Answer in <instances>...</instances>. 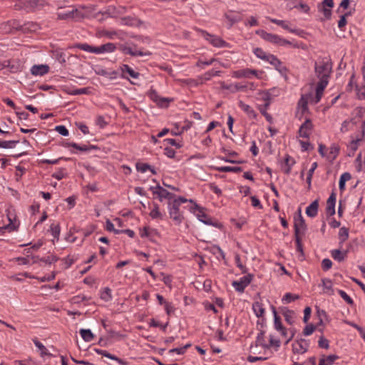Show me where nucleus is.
Returning a JSON list of instances; mask_svg holds the SVG:
<instances>
[{
    "instance_id": "nucleus-1",
    "label": "nucleus",
    "mask_w": 365,
    "mask_h": 365,
    "mask_svg": "<svg viewBox=\"0 0 365 365\" xmlns=\"http://www.w3.org/2000/svg\"><path fill=\"white\" fill-rule=\"evenodd\" d=\"M332 71L331 63L328 59H319L315 62L314 76L310 81L314 91H324L329 83Z\"/></svg>"
},
{
    "instance_id": "nucleus-2",
    "label": "nucleus",
    "mask_w": 365,
    "mask_h": 365,
    "mask_svg": "<svg viewBox=\"0 0 365 365\" xmlns=\"http://www.w3.org/2000/svg\"><path fill=\"white\" fill-rule=\"evenodd\" d=\"M190 210L195 213L197 219L205 225H212L218 227L220 224L218 222H213L211 217H210L203 211V208L199 206L197 203H194V205L190 207Z\"/></svg>"
},
{
    "instance_id": "nucleus-3",
    "label": "nucleus",
    "mask_w": 365,
    "mask_h": 365,
    "mask_svg": "<svg viewBox=\"0 0 365 365\" xmlns=\"http://www.w3.org/2000/svg\"><path fill=\"white\" fill-rule=\"evenodd\" d=\"M256 34L264 40L272 43L279 45H287L291 43L289 41L282 38L278 35L267 33L264 30H257Z\"/></svg>"
},
{
    "instance_id": "nucleus-4",
    "label": "nucleus",
    "mask_w": 365,
    "mask_h": 365,
    "mask_svg": "<svg viewBox=\"0 0 365 365\" xmlns=\"http://www.w3.org/2000/svg\"><path fill=\"white\" fill-rule=\"evenodd\" d=\"M57 17L58 19H73L77 17L79 14L77 9H74L72 6L63 7L59 6L58 9Z\"/></svg>"
},
{
    "instance_id": "nucleus-5",
    "label": "nucleus",
    "mask_w": 365,
    "mask_h": 365,
    "mask_svg": "<svg viewBox=\"0 0 365 365\" xmlns=\"http://www.w3.org/2000/svg\"><path fill=\"white\" fill-rule=\"evenodd\" d=\"M294 236L304 235L307 230V225L305 220L302 215L301 208L298 209V215L294 217Z\"/></svg>"
},
{
    "instance_id": "nucleus-6",
    "label": "nucleus",
    "mask_w": 365,
    "mask_h": 365,
    "mask_svg": "<svg viewBox=\"0 0 365 365\" xmlns=\"http://www.w3.org/2000/svg\"><path fill=\"white\" fill-rule=\"evenodd\" d=\"M168 211L170 217L173 219L175 222L178 225L182 223L183 220V216L180 212V205L177 202H168Z\"/></svg>"
},
{
    "instance_id": "nucleus-7",
    "label": "nucleus",
    "mask_w": 365,
    "mask_h": 365,
    "mask_svg": "<svg viewBox=\"0 0 365 365\" xmlns=\"http://www.w3.org/2000/svg\"><path fill=\"white\" fill-rule=\"evenodd\" d=\"M200 32L202 36L213 46L217 48L229 47V43L222 39L220 37L210 34L205 31L201 30Z\"/></svg>"
},
{
    "instance_id": "nucleus-8",
    "label": "nucleus",
    "mask_w": 365,
    "mask_h": 365,
    "mask_svg": "<svg viewBox=\"0 0 365 365\" xmlns=\"http://www.w3.org/2000/svg\"><path fill=\"white\" fill-rule=\"evenodd\" d=\"M150 190L152 191L154 195L157 196L160 202H163L164 199L171 200L175 197L173 193L170 192L166 189L161 187L159 184H158L155 187L151 186L150 187Z\"/></svg>"
},
{
    "instance_id": "nucleus-9",
    "label": "nucleus",
    "mask_w": 365,
    "mask_h": 365,
    "mask_svg": "<svg viewBox=\"0 0 365 365\" xmlns=\"http://www.w3.org/2000/svg\"><path fill=\"white\" fill-rule=\"evenodd\" d=\"M309 94L310 93L305 95H302L301 98L298 101L295 116L298 118L299 120H302L303 115L305 113H309L308 100Z\"/></svg>"
},
{
    "instance_id": "nucleus-10",
    "label": "nucleus",
    "mask_w": 365,
    "mask_h": 365,
    "mask_svg": "<svg viewBox=\"0 0 365 365\" xmlns=\"http://www.w3.org/2000/svg\"><path fill=\"white\" fill-rule=\"evenodd\" d=\"M120 50L124 54H129L132 56H149L152 54L151 52L148 51H143L141 50H137L135 45H133V46L128 44L121 45Z\"/></svg>"
},
{
    "instance_id": "nucleus-11",
    "label": "nucleus",
    "mask_w": 365,
    "mask_h": 365,
    "mask_svg": "<svg viewBox=\"0 0 365 365\" xmlns=\"http://www.w3.org/2000/svg\"><path fill=\"white\" fill-rule=\"evenodd\" d=\"M148 96L158 107L162 108H168L170 103L174 101L173 98L162 97L158 93H148Z\"/></svg>"
},
{
    "instance_id": "nucleus-12",
    "label": "nucleus",
    "mask_w": 365,
    "mask_h": 365,
    "mask_svg": "<svg viewBox=\"0 0 365 365\" xmlns=\"http://www.w3.org/2000/svg\"><path fill=\"white\" fill-rule=\"evenodd\" d=\"M253 278V275L248 274L241 277L237 281H233L232 283V287L238 292H243L245 289L251 283Z\"/></svg>"
},
{
    "instance_id": "nucleus-13",
    "label": "nucleus",
    "mask_w": 365,
    "mask_h": 365,
    "mask_svg": "<svg viewBox=\"0 0 365 365\" xmlns=\"http://www.w3.org/2000/svg\"><path fill=\"white\" fill-rule=\"evenodd\" d=\"M120 70L122 72V75L130 79L132 78L134 81L130 80V83L133 84H138V82L135 81H137L140 76V73L137 71H135L134 69H133L131 67H130L128 65L124 64L120 67Z\"/></svg>"
},
{
    "instance_id": "nucleus-14",
    "label": "nucleus",
    "mask_w": 365,
    "mask_h": 365,
    "mask_svg": "<svg viewBox=\"0 0 365 365\" xmlns=\"http://www.w3.org/2000/svg\"><path fill=\"white\" fill-rule=\"evenodd\" d=\"M313 129V124L309 118H306L305 121L300 125L299 129V136L303 138H309L311 131Z\"/></svg>"
},
{
    "instance_id": "nucleus-15",
    "label": "nucleus",
    "mask_w": 365,
    "mask_h": 365,
    "mask_svg": "<svg viewBox=\"0 0 365 365\" xmlns=\"http://www.w3.org/2000/svg\"><path fill=\"white\" fill-rule=\"evenodd\" d=\"M254 98L255 103H260L265 108H269L272 99L270 93H256Z\"/></svg>"
},
{
    "instance_id": "nucleus-16",
    "label": "nucleus",
    "mask_w": 365,
    "mask_h": 365,
    "mask_svg": "<svg viewBox=\"0 0 365 365\" xmlns=\"http://www.w3.org/2000/svg\"><path fill=\"white\" fill-rule=\"evenodd\" d=\"M308 347V341L304 339H300L292 344V351L294 354H302L307 351Z\"/></svg>"
},
{
    "instance_id": "nucleus-17",
    "label": "nucleus",
    "mask_w": 365,
    "mask_h": 365,
    "mask_svg": "<svg viewBox=\"0 0 365 365\" xmlns=\"http://www.w3.org/2000/svg\"><path fill=\"white\" fill-rule=\"evenodd\" d=\"M50 68L47 64L34 65L31 68V73L33 76H43L49 72Z\"/></svg>"
},
{
    "instance_id": "nucleus-18",
    "label": "nucleus",
    "mask_w": 365,
    "mask_h": 365,
    "mask_svg": "<svg viewBox=\"0 0 365 365\" xmlns=\"http://www.w3.org/2000/svg\"><path fill=\"white\" fill-rule=\"evenodd\" d=\"M65 146L67 148L72 147L77 150H79L81 152L87 153L92 150H98V147L97 145H78L76 143H66L65 144Z\"/></svg>"
},
{
    "instance_id": "nucleus-19",
    "label": "nucleus",
    "mask_w": 365,
    "mask_h": 365,
    "mask_svg": "<svg viewBox=\"0 0 365 365\" xmlns=\"http://www.w3.org/2000/svg\"><path fill=\"white\" fill-rule=\"evenodd\" d=\"M336 194L333 192L327 200L326 212L327 215L332 216L335 214Z\"/></svg>"
},
{
    "instance_id": "nucleus-20",
    "label": "nucleus",
    "mask_w": 365,
    "mask_h": 365,
    "mask_svg": "<svg viewBox=\"0 0 365 365\" xmlns=\"http://www.w3.org/2000/svg\"><path fill=\"white\" fill-rule=\"evenodd\" d=\"M116 48L115 45L113 43H107L99 46H96L94 53L101 54L106 53H112Z\"/></svg>"
},
{
    "instance_id": "nucleus-21",
    "label": "nucleus",
    "mask_w": 365,
    "mask_h": 365,
    "mask_svg": "<svg viewBox=\"0 0 365 365\" xmlns=\"http://www.w3.org/2000/svg\"><path fill=\"white\" fill-rule=\"evenodd\" d=\"M8 220L9 223L3 227H0V230L2 229H5L9 230V232L15 231L18 229L19 226V222L16 221V216L11 215V213L8 214Z\"/></svg>"
},
{
    "instance_id": "nucleus-22",
    "label": "nucleus",
    "mask_w": 365,
    "mask_h": 365,
    "mask_svg": "<svg viewBox=\"0 0 365 365\" xmlns=\"http://www.w3.org/2000/svg\"><path fill=\"white\" fill-rule=\"evenodd\" d=\"M95 351L98 354L102 355V356H103L105 357H107V358L110 359L112 360L116 361L120 365H128V363L126 361H125V360H123V359H122L120 358H118V357H117L115 355H113V354L108 353L106 350L99 349H95Z\"/></svg>"
},
{
    "instance_id": "nucleus-23",
    "label": "nucleus",
    "mask_w": 365,
    "mask_h": 365,
    "mask_svg": "<svg viewBox=\"0 0 365 365\" xmlns=\"http://www.w3.org/2000/svg\"><path fill=\"white\" fill-rule=\"evenodd\" d=\"M318 209L319 202L318 200H315L306 208V214L309 217H314L317 215Z\"/></svg>"
},
{
    "instance_id": "nucleus-24",
    "label": "nucleus",
    "mask_w": 365,
    "mask_h": 365,
    "mask_svg": "<svg viewBox=\"0 0 365 365\" xmlns=\"http://www.w3.org/2000/svg\"><path fill=\"white\" fill-rule=\"evenodd\" d=\"M238 106L244 112L247 113L250 118H256L257 115V113L249 105H247L242 101H240Z\"/></svg>"
},
{
    "instance_id": "nucleus-25",
    "label": "nucleus",
    "mask_w": 365,
    "mask_h": 365,
    "mask_svg": "<svg viewBox=\"0 0 365 365\" xmlns=\"http://www.w3.org/2000/svg\"><path fill=\"white\" fill-rule=\"evenodd\" d=\"M39 29V25L34 22H27L21 26V31L24 32H36Z\"/></svg>"
},
{
    "instance_id": "nucleus-26",
    "label": "nucleus",
    "mask_w": 365,
    "mask_h": 365,
    "mask_svg": "<svg viewBox=\"0 0 365 365\" xmlns=\"http://www.w3.org/2000/svg\"><path fill=\"white\" fill-rule=\"evenodd\" d=\"M339 358V356L335 354H331L327 356L323 355L322 358L319 359V365H332Z\"/></svg>"
},
{
    "instance_id": "nucleus-27",
    "label": "nucleus",
    "mask_w": 365,
    "mask_h": 365,
    "mask_svg": "<svg viewBox=\"0 0 365 365\" xmlns=\"http://www.w3.org/2000/svg\"><path fill=\"white\" fill-rule=\"evenodd\" d=\"M252 309L257 317L259 318L264 317L265 309L263 307L262 303L259 302H254L252 304Z\"/></svg>"
},
{
    "instance_id": "nucleus-28",
    "label": "nucleus",
    "mask_w": 365,
    "mask_h": 365,
    "mask_svg": "<svg viewBox=\"0 0 365 365\" xmlns=\"http://www.w3.org/2000/svg\"><path fill=\"white\" fill-rule=\"evenodd\" d=\"M347 252H341L339 250H333L331 251L332 258L337 262H342L346 257Z\"/></svg>"
},
{
    "instance_id": "nucleus-29",
    "label": "nucleus",
    "mask_w": 365,
    "mask_h": 365,
    "mask_svg": "<svg viewBox=\"0 0 365 365\" xmlns=\"http://www.w3.org/2000/svg\"><path fill=\"white\" fill-rule=\"evenodd\" d=\"M224 16L229 21V27H232L235 23L240 21L242 20V17L240 15H235L232 14V12L225 13Z\"/></svg>"
},
{
    "instance_id": "nucleus-30",
    "label": "nucleus",
    "mask_w": 365,
    "mask_h": 365,
    "mask_svg": "<svg viewBox=\"0 0 365 365\" xmlns=\"http://www.w3.org/2000/svg\"><path fill=\"white\" fill-rule=\"evenodd\" d=\"M44 2V0H29L24 3V6L26 9H34L38 6H43Z\"/></svg>"
},
{
    "instance_id": "nucleus-31",
    "label": "nucleus",
    "mask_w": 365,
    "mask_h": 365,
    "mask_svg": "<svg viewBox=\"0 0 365 365\" xmlns=\"http://www.w3.org/2000/svg\"><path fill=\"white\" fill-rule=\"evenodd\" d=\"M265 331L261 330L260 332L257 334V336L256 338V345L260 346L263 348L269 349V346L266 344L265 342V337H264Z\"/></svg>"
},
{
    "instance_id": "nucleus-32",
    "label": "nucleus",
    "mask_w": 365,
    "mask_h": 365,
    "mask_svg": "<svg viewBox=\"0 0 365 365\" xmlns=\"http://www.w3.org/2000/svg\"><path fill=\"white\" fill-rule=\"evenodd\" d=\"M257 71L252 69H244L235 72V76L237 78L250 77L251 75L257 76Z\"/></svg>"
},
{
    "instance_id": "nucleus-33",
    "label": "nucleus",
    "mask_w": 365,
    "mask_h": 365,
    "mask_svg": "<svg viewBox=\"0 0 365 365\" xmlns=\"http://www.w3.org/2000/svg\"><path fill=\"white\" fill-rule=\"evenodd\" d=\"M33 341H34V344H35V346L41 351V356H52V354H50L49 352H48L46 346L41 342H40L37 339H33Z\"/></svg>"
},
{
    "instance_id": "nucleus-34",
    "label": "nucleus",
    "mask_w": 365,
    "mask_h": 365,
    "mask_svg": "<svg viewBox=\"0 0 365 365\" xmlns=\"http://www.w3.org/2000/svg\"><path fill=\"white\" fill-rule=\"evenodd\" d=\"M322 287H324V290H326L325 292L328 294L331 295L334 294V290L332 288V282L331 279H327V278L322 279Z\"/></svg>"
},
{
    "instance_id": "nucleus-35",
    "label": "nucleus",
    "mask_w": 365,
    "mask_h": 365,
    "mask_svg": "<svg viewBox=\"0 0 365 365\" xmlns=\"http://www.w3.org/2000/svg\"><path fill=\"white\" fill-rule=\"evenodd\" d=\"M153 208L150 212V216L153 219H163V214L160 212V208L158 204L153 202Z\"/></svg>"
},
{
    "instance_id": "nucleus-36",
    "label": "nucleus",
    "mask_w": 365,
    "mask_h": 365,
    "mask_svg": "<svg viewBox=\"0 0 365 365\" xmlns=\"http://www.w3.org/2000/svg\"><path fill=\"white\" fill-rule=\"evenodd\" d=\"M50 232L53 235V238L56 240H59L61 227L59 223H52L50 226Z\"/></svg>"
},
{
    "instance_id": "nucleus-37",
    "label": "nucleus",
    "mask_w": 365,
    "mask_h": 365,
    "mask_svg": "<svg viewBox=\"0 0 365 365\" xmlns=\"http://www.w3.org/2000/svg\"><path fill=\"white\" fill-rule=\"evenodd\" d=\"M79 332L85 341H91L94 338V335L90 329H81Z\"/></svg>"
},
{
    "instance_id": "nucleus-38",
    "label": "nucleus",
    "mask_w": 365,
    "mask_h": 365,
    "mask_svg": "<svg viewBox=\"0 0 365 365\" xmlns=\"http://www.w3.org/2000/svg\"><path fill=\"white\" fill-rule=\"evenodd\" d=\"M216 170L219 172H232V173H240L242 170V168L241 167H230V166H222V167H217L215 168Z\"/></svg>"
},
{
    "instance_id": "nucleus-39",
    "label": "nucleus",
    "mask_w": 365,
    "mask_h": 365,
    "mask_svg": "<svg viewBox=\"0 0 365 365\" xmlns=\"http://www.w3.org/2000/svg\"><path fill=\"white\" fill-rule=\"evenodd\" d=\"M272 310L273 315H274V325L275 329H277V330L282 329V328L284 327H283V325H282V324L281 322V319L277 315L276 309H275V307L274 306H272Z\"/></svg>"
},
{
    "instance_id": "nucleus-40",
    "label": "nucleus",
    "mask_w": 365,
    "mask_h": 365,
    "mask_svg": "<svg viewBox=\"0 0 365 365\" xmlns=\"http://www.w3.org/2000/svg\"><path fill=\"white\" fill-rule=\"evenodd\" d=\"M351 178V176L349 173H344L341 175L339 182V187L340 190H344L345 189L346 182L349 180Z\"/></svg>"
},
{
    "instance_id": "nucleus-41",
    "label": "nucleus",
    "mask_w": 365,
    "mask_h": 365,
    "mask_svg": "<svg viewBox=\"0 0 365 365\" xmlns=\"http://www.w3.org/2000/svg\"><path fill=\"white\" fill-rule=\"evenodd\" d=\"M269 21L274 24H276L282 26L283 29L289 31L291 33L296 32V31L294 29H291L289 26V24L287 22H285L284 21L279 20V19H269Z\"/></svg>"
},
{
    "instance_id": "nucleus-42",
    "label": "nucleus",
    "mask_w": 365,
    "mask_h": 365,
    "mask_svg": "<svg viewBox=\"0 0 365 365\" xmlns=\"http://www.w3.org/2000/svg\"><path fill=\"white\" fill-rule=\"evenodd\" d=\"M74 48H79L81 50H83L84 51L88 52V53H94V51L96 49V46H91L88 43H76L73 46Z\"/></svg>"
},
{
    "instance_id": "nucleus-43",
    "label": "nucleus",
    "mask_w": 365,
    "mask_h": 365,
    "mask_svg": "<svg viewBox=\"0 0 365 365\" xmlns=\"http://www.w3.org/2000/svg\"><path fill=\"white\" fill-rule=\"evenodd\" d=\"M339 153V146L336 144L333 143L329 148V158L331 160L336 159V158L338 156Z\"/></svg>"
},
{
    "instance_id": "nucleus-44",
    "label": "nucleus",
    "mask_w": 365,
    "mask_h": 365,
    "mask_svg": "<svg viewBox=\"0 0 365 365\" xmlns=\"http://www.w3.org/2000/svg\"><path fill=\"white\" fill-rule=\"evenodd\" d=\"M268 61L270 64L273 65L277 70L279 69V66H281V61L274 55L268 54L267 59L265 60Z\"/></svg>"
},
{
    "instance_id": "nucleus-45",
    "label": "nucleus",
    "mask_w": 365,
    "mask_h": 365,
    "mask_svg": "<svg viewBox=\"0 0 365 365\" xmlns=\"http://www.w3.org/2000/svg\"><path fill=\"white\" fill-rule=\"evenodd\" d=\"M19 143V140H0V148H14Z\"/></svg>"
},
{
    "instance_id": "nucleus-46",
    "label": "nucleus",
    "mask_w": 365,
    "mask_h": 365,
    "mask_svg": "<svg viewBox=\"0 0 365 365\" xmlns=\"http://www.w3.org/2000/svg\"><path fill=\"white\" fill-rule=\"evenodd\" d=\"M295 161L293 159H292L289 155H287L284 159V164L287 167L284 170V173L289 174L291 172L292 167Z\"/></svg>"
},
{
    "instance_id": "nucleus-47",
    "label": "nucleus",
    "mask_w": 365,
    "mask_h": 365,
    "mask_svg": "<svg viewBox=\"0 0 365 365\" xmlns=\"http://www.w3.org/2000/svg\"><path fill=\"white\" fill-rule=\"evenodd\" d=\"M317 7L319 11L323 13L325 19H329L331 18L332 8H327V6H324L322 4H319Z\"/></svg>"
},
{
    "instance_id": "nucleus-48",
    "label": "nucleus",
    "mask_w": 365,
    "mask_h": 365,
    "mask_svg": "<svg viewBox=\"0 0 365 365\" xmlns=\"http://www.w3.org/2000/svg\"><path fill=\"white\" fill-rule=\"evenodd\" d=\"M155 232V230H151L148 227H145L143 230L140 231V235L141 237H148L151 239L153 237V234Z\"/></svg>"
},
{
    "instance_id": "nucleus-49",
    "label": "nucleus",
    "mask_w": 365,
    "mask_h": 365,
    "mask_svg": "<svg viewBox=\"0 0 365 365\" xmlns=\"http://www.w3.org/2000/svg\"><path fill=\"white\" fill-rule=\"evenodd\" d=\"M3 26H10L11 28V31H12L13 29L21 30V26L22 25H21L19 24V21L13 19V20L9 21L7 22L3 23Z\"/></svg>"
},
{
    "instance_id": "nucleus-50",
    "label": "nucleus",
    "mask_w": 365,
    "mask_h": 365,
    "mask_svg": "<svg viewBox=\"0 0 365 365\" xmlns=\"http://www.w3.org/2000/svg\"><path fill=\"white\" fill-rule=\"evenodd\" d=\"M89 299H91V297H88L85 296V295L79 294V295H76V296L73 297L71 299V302L72 304H80L81 302H82L83 301H87V300H89Z\"/></svg>"
},
{
    "instance_id": "nucleus-51",
    "label": "nucleus",
    "mask_w": 365,
    "mask_h": 365,
    "mask_svg": "<svg viewBox=\"0 0 365 365\" xmlns=\"http://www.w3.org/2000/svg\"><path fill=\"white\" fill-rule=\"evenodd\" d=\"M101 299L105 302H108L112 299L111 289L108 287H106L101 294Z\"/></svg>"
},
{
    "instance_id": "nucleus-52",
    "label": "nucleus",
    "mask_w": 365,
    "mask_h": 365,
    "mask_svg": "<svg viewBox=\"0 0 365 365\" xmlns=\"http://www.w3.org/2000/svg\"><path fill=\"white\" fill-rule=\"evenodd\" d=\"M338 293L340 297L349 305L352 306L354 304L353 299L343 290L339 289Z\"/></svg>"
},
{
    "instance_id": "nucleus-53",
    "label": "nucleus",
    "mask_w": 365,
    "mask_h": 365,
    "mask_svg": "<svg viewBox=\"0 0 365 365\" xmlns=\"http://www.w3.org/2000/svg\"><path fill=\"white\" fill-rule=\"evenodd\" d=\"M185 125H183L180 130V131H171V134L173 135H181L185 130H187L192 126V123L191 121L186 120L185 122Z\"/></svg>"
},
{
    "instance_id": "nucleus-54",
    "label": "nucleus",
    "mask_w": 365,
    "mask_h": 365,
    "mask_svg": "<svg viewBox=\"0 0 365 365\" xmlns=\"http://www.w3.org/2000/svg\"><path fill=\"white\" fill-rule=\"evenodd\" d=\"M339 237L342 242L346 241L349 237L348 229L344 227L340 228L339 232Z\"/></svg>"
},
{
    "instance_id": "nucleus-55",
    "label": "nucleus",
    "mask_w": 365,
    "mask_h": 365,
    "mask_svg": "<svg viewBox=\"0 0 365 365\" xmlns=\"http://www.w3.org/2000/svg\"><path fill=\"white\" fill-rule=\"evenodd\" d=\"M318 346L321 349H328L329 348V341L324 336H321L318 341Z\"/></svg>"
},
{
    "instance_id": "nucleus-56",
    "label": "nucleus",
    "mask_w": 365,
    "mask_h": 365,
    "mask_svg": "<svg viewBox=\"0 0 365 365\" xmlns=\"http://www.w3.org/2000/svg\"><path fill=\"white\" fill-rule=\"evenodd\" d=\"M299 295L297 294H292L291 293H286L284 296L282 298V302H284L285 303H290L296 299H299Z\"/></svg>"
},
{
    "instance_id": "nucleus-57",
    "label": "nucleus",
    "mask_w": 365,
    "mask_h": 365,
    "mask_svg": "<svg viewBox=\"0 0 365 365\" xmlns=\"http://www.w3.org/2000/svg\"><path fill=\"white\" fill-rule=\"evenodd\" d=\"M254 53L260 59L266 60L268 54L260 48H256L254 50Z\"/></svg>"
},
{
    "instance_id": "nucleus-58",
    "label": "nucleus",
    "mask_w": 365,
    "mask_h": 365,
    "mask_svg": "<svg viewBox=\"0 0 365 365\" xmlns=\"http://www.w3.org/2000/svg\"><path fill=\"white\" fill-rule=\"evenodd\" d=\"M136 170L140 173H145L150 168V165L148 163H137L135 165Z\"/></svg>"
},
{
    "instance_id": "nucleus-59",
    "label": "nucleus",
    "mask_w": 365,
    "mask_h": 365,
    "mask_svg": "<svg viewBox=\"0 0 365 365\" xmlns=\"http://www.w3.org/2000/svg\"><path fill=\"white\" fill-rule=\"evenodd\" d=\"M235 264H236L237 267L240 269L241 272L243 274H245L247 272V268L242 264L240 255H237L235 257Z\"/></svg>"
},
{
    "instance_id": "nucleus-60",
    "label": "nucleus",
    "mask_w": 365,
    "mask_h": 365,
    "mask_svg": "<svg viewBox=\"0 0 365 365\" xmlns=\"http://www.w3.org/2000/svg\"><path fill=\"white\" fill-rule=\"evenodd\" d=\"M191 346L190 344H187L186 345H185L184 346L182 347H180V348H174V349H172L169 351L170 353H176L178 354H183L186 349L187 348H189L190 346Z\"/></svg>"
},
{
    "instance_id": "nucleus-61",
    "label": "nucleus",
    "mask_w": 365,
    "mask_h": 365,
    "mask_svg": "<svg viewBox=\"0 0 365 365\" xmlns=\"http://www.w3.org/2000/svg\"><path fill=\"white\" fill-rule=\"evenodd\" d=\"M316 329L317 326L312 324H308L304 327L303 334L304 336H309Z\"/></svg>"
},
{
    "instance_id": "nucleus-62",
    "label": "nucleus",
    "mask_w": 365,
    "mask_h": 365,
    "mask_svg": "<svg viewBox=\"0 0 365 365\" xmlns=\"http://www.w3.org/2000/svg\"><path fill=\"white\" fill-rule=\"evenodd\" d=\"M65 170L64 168H61L58 171L53 173L52 177L58 180H62L66 176Z\"/></svg>"
},
{
    "instance_id": "nucleus-63",
    "label": "nucleus",
    "mask_w": 365,
    "mask_h": 365,
    "mask_svg": "<svg viewBox=\"0 0 365 365\" xmlns=\"http://www.w3.org/2000/svg\"><path fill=\"white\" fill-rule=\"evenodd\" d=\"M332 267V262L331 259L326 258L322 261V268L324 271H327Z\"/></svg>"
},
{
    "instance_id": "nucleus-64",
    "label": "nucleus",
    "mask_w": 365,
    "mask_h": 365,
    "mask_svg": "<svg viewBox=\"0 0 365 365\" xmlns=\"http://www.w3.org/2000/svg\"><path fill=\"white\" fill-rule=\"evenodd\" d=\"M292 365H316V357L312 356L302 364L294 362Z\"/></svg>"
}]
</instances>
